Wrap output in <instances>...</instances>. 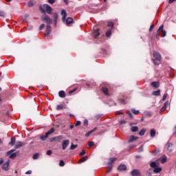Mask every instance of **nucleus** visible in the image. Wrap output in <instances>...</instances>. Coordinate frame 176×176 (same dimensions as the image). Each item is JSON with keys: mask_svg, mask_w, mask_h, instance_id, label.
Wrapping results in <instances>:
<instances>
[{"mask_svg": "<svg viewBox=\"0 0 176 176\" xmlns=\"http://www.w3.org/2000/svg\"><path fill=\"white\" fill-rule=\"evenodd\" d=\"M43 8V9L45 10V11L47 12V13H48V14H52V12H53V9L52 8V7H50V6H49V4H44Z\"/></svg>", "mask_w": 176, "mask_h": 176, "instance_id": "4", "label": "nucleus"}, {"mask_svg": "<svg viewBox=\"0 0 176 176\" xmlns=\"http://www.w3.org/2000/svg\"><path fill=\"white\" fill-rule=\"evenodd\" d=\"M15 151V149H12L6 153V156H10V159H16V156H17V154H16V153H13Z\"/></svg>", "mask_w": 176, "mask_h": 176, "instance_id": "2", "label": "nucleus"}, {"mask_svg": "<svg viewBox=\"0 0 176 176\" xmlns=\"http://www.w3.org/2000/svg\"><path fill=\"white\" fill-rule=\"evenodd\" d=\"M80 124H81L80 121H77V122H76V124H75V126H80Z\"/></svg>", "mask_w": 176, "mask_h": 176, "instance_id": "53", "label": "nucleus"}, {"mask_svg": "<svg viewBox=\"0 0 176 176\" xmlns=\"http://www.w3.org/2000/svg\"><path fill=\"white\" fill-rule=\"evenodd\" d=\"M150 135L152 138L155 137V135H156V131H155V129H151Z\"/></svg>", "mask_w": 176, "mask_h": 176, "instance_id": "28", "label": "nucleus"}, {"mask_svg": "<svg viewBox=\"0 0 176 176\" xmlns=\"http://www.w3.org/2000/svg\"><path fill=\"white\" fill-rule=\"evenodd\" d=\"M9 164H10V161H7L6 163H4L2 166L3 170L8 171V170H9Z\"/></svg>", "mask_w": 176, "mask_h": 176, "instance_id": "10", "label": "nucleus"}, {"mask_svg": "<svg viewBox=\"0 0 176 176\" xmlns=\"http://www.w3.org/2000/svg\"><path fill=\"white\" fill-rule=\"evenodd\" d=\"M153 96H160V89L153 91Z\"/></svg>", "mask_w": 176, "mask_h": 176, "instance_id": "33", "label": "nucleus"}, {"mask_svg": "<svg viewBox=\"0 0 176 176\" xmlns=\"http://www.w3.org/2000/svg\"><path fill=\"white\" fill-rule=\"evenodd\" d=\"M65 3H68V0H63Z\"/></svg>", "mask_w": 176, "mask_h": 176, "instance_id": "62", "label": "nucleus"}, {"mask_svg": "<svg viewBox=\"0 0 176 176\" xmlns=\"http://www.w3.org/2000/svg\"><path fill=\"white\" fill-rule=\"evenodd\" d=\"M0 164H3V158L0 159Z\"/></svg>", "mask_w": 176, "mask_h": 176, "instance_id": "58", "label": "nucleus"}, {"mask_svg": "<svg viewBox=\"0 0 176 176\" xmlns=\"http://www.w3.org/2000/svg\"><path fill=\"white\" fill-rule=\"evenodd\" d=\"M107 26H108V27H111V28H113V23H112V22H108Z\"/></svg>", "mask_w": 176, "mask_h": 176, "instance_id": "40", "label": "nucleus"}, {"mask_svg": "<svg viewBox=\"0 0 176 176\" xmlns=\"http://www.w3.org/2000/svg\"><path fill=\"white\" fill-rule=\"evenodd\" d=\"M33 159H34V160H36V159H39V153H35V154H34V155H33Z\"/></svg>", "mask_w": 176, "mask_h": 176, "instance_id": "36", "label": "nucleus"}, {"mask_svg": "<svg viewBox=\"0 0 176 176\" xmlns=\"http://www.w3.org/2000/svg\"><path fill=\"white\" fill-rule=\"evenodd\" d=\"M14 144H16V139L11 138L9 144L11 145V146H14Z\"/></svg>", "mask_w": 176, "mask_h": 176, "instance_id": "27", "label": "nucleus"}, {"mask_svg": "<svg viewBox=\"0 0 176 176\" xmlns=\"http://www.w3.org/2000/svg\"><path fill=\"white\" fill-rule=\"evenodd\" d=\"M0 17H5V12L0 11Z\"/></svg>", "mask_w": 176, "mask_h": 176, "instance_id": "44", "label": "nucleus"}, {"mask_svg": "<svg viewBox=\"0 0 176 176\" xmlns=\"http://www.w3.org/2000/svg\"><path fill=\"white\" fill-rule=\"evenodd\" d=\"M70 129H74V125H71Z\"/></svg>", "mask_w": 176, "mask_h": 176, "instance_id": "64", "label": "nucleus"}, {"mask_svg": "<svg viewBox=\"0 0 176 176\" xmlns=\"http://www.w3.org/2000/svg\"><path fill=\"white\" fill-rule=\"evenodd\" d=\"M127 169V167L126 166V165L124 164H120L119 166H118V170L120 171H125V170Z\"/></svg>", "mask_w": 176, "mask_h": 176, "instance_id": "16", "label": "nucleus"}, {"mask_svg": "<svg viewBox=\"0 0 176 176\" xmlns=\"http://www.w3.org/2000/svg\"><path fill=\"white\" fill-rule=\"evenodd\" d=\"M127 115H129V118H133V114L130 111H126Z\"/></svg>", "mask_w": 176, "mask_h": 176, "instance_id": "50", "label": "nucleus"}, {"mask_svg": "<svg viewBox=\"0 0 176 176\" xmlns=\"http://www.w3.org/2000/svg\"><path fill=\"white\" fill-rule=\"evenodd\" d=\"M133 148H135V146H134V145L131 146L130 148L133 149Z\"/></svg>", "mask_w": 176, "mask_h": 176, "instance_id": "61", "label": "nucleus"}, {"mask_svg": "<svg viewBox=\"0 0 176 176\" xmlns=\"http://www.w3.org/2000/svg\"><path fill=\"white\" fill-rule=\"evenodd\" d=\"M151 86H153V87H155V88L159 87V82H152Z\"/></svg>", "mask_w": 176, "mask_h": 176, "instance_id": "29", "label": "nucleus"}, {"mask_svg": "<svg viewBox=\"0 0 176 176\" xmlns=\"http://www.w3.org/2000/svg\"><path fill=\"white\" fill-rule=\"evenodd\" d=\"M155 38H156L157 39H159V36L157 34V35L155 36Z\"/></svg>", "mask_w": 176, "mask_h": 176, "instance_id": "63", "label": "nucleus"}, {"mask_svg": "<svg viewBox=\"0 0 176 176\" xmlns=\"http://www.w3.org/2000/svg\"><path fill=\"white\" fill-rule=\"evenodd\" d=\"M164 25H162L157 31L158 34H160L162 38H164V36H166V30H164Z\"/></svg>", "mask_w": 176, "mask_h": 176, "instance_id": "3", "label": "nucleus"}, {"mask_svg": "<svg viewBox=\"0 0 176 176\" xmlns=\"http://www.w3.org/2000/svg\"><path fill=\"white\" fill-rule=\"evenodd\" d=\"M43 21H45V23H47V25L52 24L53 23V21L52 20V19H50V17L47 15L44 16L42 18Z\"/></svg>", "mask_w": 176, "mask_h": 176, "instance_id": "5", "label": "nucleus"}, {"mask_svg": "<svg viewBox=\"0 0 176 176\" xmlns=\"http://www.w3.org/2000/svg\"><path fill=\"white\" fill-rule=\"evenodd\" d=\"M168 105V103L165 102V103L164 104L163 107L160 109V112H164V111H166V109H167Z\"/></svg>", "mask_w": 176, "mask_h": 176, "instance_id": "24", "label": "nucleus"}, {"mask_svg": "<svg viewBox=\"0 0 176 176\" xmlns=\"http://www.w3.org/2000/svg\"><path fill=\"white\" fill-rule=\"evenodd\" d=\"M61 15L63 16L62 21H65V19L67 18V11L65 10H63L61 11Z\"/></svg>", "mask_w": 176, "mask_h": 176, "instance_id": "14", "label": "nucleus"}, {"mask_svg": "<svg viewBox=\"0 0 176 176\" xmlns=\"http://www.w3.org/2000/svg\"><path fill=\"white\" fill-rule=\"evenodd\" d=\"M153 56H154L155 58H156V60H158V61H160V60H162V56L160 55V54L159 52H154Z\"/></svg>", "mask_w": 176, "mask_h": 176, "instance_id": "11", "label": "nucleus"}, {"mask_svg": "<svg viewBox=\"0 0 176 176\" xmlns=\"http://www.w3.org/2000/svg\"><path fill=\"white\" fill-rule=\"evenodd\" d=\"M155 25H153V24H152L151 26H150V29H149V31H152L153 28H154Z\"/></svg>", "mask_w": 176, "mask_h": 176, "instance_id": "57", "label": "nucleus"}, {"mask_svg": "<svg viewBox=\"0 0 176 176\" xmlns=\"http://www.w3.org/2000/svg\"><path fill=\"white\" fill-rule=\"evenodd\" d=\"M87 159H89V157L88 156H85V157H83L82 158H81L79 161H78V163L80 164V163H85V162H86L87 160Z\"/></svg>", "mask_w": 176, "mask_h": 176, "instance_id": "22", "label": "nucleus"}, {"mask_svg": "<svg viewBox=\"0 0 176 176\" xmlns=\"http://www.w3.org/2000/svg\"><path fill=\"white\" fill-rule=\"evenodd\" d=\"M53 133H54V129L52 128L47 133H45V135H41L40 140H41V141H46V138H47L50 134H53Z\"/></svg>", "mask_w": 176, "mask_h": 176, "instance_id": "1", "label": "nucleus"}, {"mask_svg": "<svg viewBox=\"0 0 176 176\" xmlns=\"http://www.w3.org/2000/svg\"><path fill=\"white\" fill-rule=\"evenodd\" d=\"M166 98H167V94H164L162 98V101H165Z\"/></svg>", "mask_w": 176, "mask_h": 176, "instance_id": "48", "label": "nucleus"}, {"mask_svg": "<svg viewBox=\"0 0 176 176\" xmlns=\"http://www.w3.org/2000/svg\"><path fill=\"white\" fill-rule=\"evenodd\" d=\"M166 148L167 151L169 152V153H171V152H173L174 149V144H173V143L171 142H168L166 144Z\"/></svg>", "mask_w": 176, "mask_h": 176, "instance_id": "7", "label": "nucleus"}, {"mask_svg": "<svg viewBox=\"0 0 176 176\" xmlns=\"http://www.w3.org/2000/svg\"><path fill=\"white\" fill-rule=\"evenodd\" d=\"M93 36H94V38H98V36H100V30L99 29L94 30V32H93Z\"/></svg>", "mask_w": 176, "mask_h": 176, "instance_id": "17", "label": "nucleus"}, {"mask_svg": "<svg viewBox=\"0 0 176 176\" xmlns=\"http://www.w3.org/2000/svg\"><path fill=\"white\" fill-rule=\"evenodd\" d=\"M56 109H57L58 111H60V109H63V106H61V105H58V106L56 107Z\"/></svg>", "mask_w": 176, "mask_h": 176, "instance_id": "49", "label": "nucleus"}, {"mask_svg": "<svg viewBox=\"0 0 176 176\" xmlns=\"http://www.w3.org/2000/svg\"><path fill=\"white\" fill-rule=\"evenodd\" d=\"M58 96L60 98H64L65 97V92L64 91H60L58 92Z\"/></svg>", "mask_w": 176, "mask_h": 176, "instance_id": "25", "label": "nucleus"}, {"mask_svg": "<svg viewBox=\"0 0 176 176\" xmlns=\"http://www.w3.org/2000/svg\"><path fill=\"white\" fill-rule=\"evenodd\" d=\"M45 28V24H41V26H40V28H39V30L40 31H42V30H43V28Z\"/></svg>", "mask_w": 176, "mask_h": 176, "instance_id": "46", "label": "nucleus"}, {"mask_svg": "<svg viewBox=\"0 0 176 176\" xmlns=\"http://www.w3.org/2000/svg\"><path fill=\"white\" fill-rule=\"evenodd\" d=\"M39 8L41 12H42V13H45V10L43 9V7H42V6H40Z\"/></svg>", "mask_w": 176, "mask_h": 176, "instance_id": "51", "label": "nucleus"}, {"mask_svg": "<svg viewBox=\"0 0 176 176\" xmlns=\"http://www.w3.org/2000/svg\"><path fill=\"white\" fill-rule=\"evenodd\" d=\"M28 6L29 8H31L32 6H34V2L33 1H29L28 3Z\"/></svg>", "mask_w": 176, "mask_h": 176, "instance_id": "43", "label": "nucleus"}, {"mask_svg": "<svg viewBox=\"0 0 176 176\" xmlns=\"http://www.w3.org/2000/svg\"><path fill=\"white\" fill-rule=\"evenodd\" d=\"M161 163L162 164H164V163H166V162H167V156L166 155H162L160 159Z\"/></svg>", "mask_w": 176, "mask_h": 176, "instance_id": "15", "label": "nucleus"}, {"mask_svg": "<svg viewBox=\"0 0 176 176\" xmlns=\"http://www.w3.org/2000/svg\"><path fill=\"white\" fill-rule=\"evenodd\" d=\"M74 23V19L71 17H69L66 19V24L69 25V24H72Z\"/></svg>", "mask_w": 176, "mask_h": 176, "instance_id": "21", "label": "nucleus"}, {"mask_svg": "<svg viewBox=\"0 0 176 176\" xmlns=\"http://www.w3.org/2000/svg\"><path fill=\"white\" fill-rule=\"evenodd\" d=\"M96 130H97V127H95L93 130L85 133V137H89L90 135V134H92V133H94V131H96Z\"/></svg>", "mask_w": 176, "mask_h": 176, "instance_id": "26", "label": "nucleus"}, {"mask_svg": "<svg viewBox=\"0 0 176 176\" xmlns=\"http://www.w3.org/2000/svg\"><path fill=\"white\" fill-rule=\"evenodd\" d=\"M68 145H69V140H63V143H62L63 151H65L67 149V146H68Z\"/></svg>", "mask_w": 176, "mask_h": 176, "instance_id": "8", "label": "nucleus"}, {"mask_svg": "<svg viewBox=\"0 0 176 176\" xmlns=\"http://www.w3.org/2000/svg\"><path fill=\"white\" fill-rule=\"evenodd\" d=\"M88 145L89 147L94 146V142H89Z\"/></svg>", "mask_w": 176, "mask_h": 176, "instance_id": "45", "label": "nucleus"}, {"mask_svg": "<svg viewBox=\"0 0 176 176\" xmlns=\"http://www.w3.org/2000/svg\"><path fill=\"white\" fill-rule=\"evenodd\" d=\"M131 174L133 176H138V175H141V172H140V170L137 169H135L131 172Z\"/></svg>", "mask_w": 176, "mask_h": 176, "instance_id": "12", "label": "nucleus"}, {"mask_svg": "<svg viewBox=\"0 0 176 176\" xmlns=\"http://www.w3.org/2000/svg\"><path fill=\"white\" fill-rule=\"evenodd\" d=\"M25 145V143H23L22 142H16L15 144V148L19 149V148H21V146H24Z\"/></svg>", "mask_w": 176, "mask_h": 176, "instance_id": "13", "label": "nucleus"}, {"mask_svg": "<svg viewBox=\"0 0 176 176\" xmlns=\"http://www.w3.org/2000/svg\"><path fill=\"white\" fill-rule=\"evenodd\" d=\"M137 140H138V138L134 136V135H131L129 140V142H134V141H137Z\"/></svg>", "mask_w": 176, "mask_h": 176, "instance_id": "19", "label": "nucleus"}, {"mask_svg": "<svg viewBox=\"0 0 176 176\" xmlns=\"http://www.w3.org/2000/svg\"><path fill=\"white\" fill-rule=\"evenodd\" d=\"M52 153H53V152L52 151V150H48V151H47V155L48 156H50V155H52Z\"/></svg>", "mask_w": 176, "mask_h": 176, "instance_id": "47", "label": "nucleus"}, {"mask_svg": "<svg viewBox=\"0 0 176 176\" xmlns=\"http://www.w3.org/2000/svg\"><path fill=\"white\" fill-rule=\"evenodd\" d=\"M120 102L121 104H126V101H124V100H121Z\"/></svg>", "mask_w": 176, "mask_h": 176, "instance_id": "59", "label": "nucleus"}, {"mask_svg": "<svg viewBox=\"0 0 176 176\" xmlns=\"http://www.w3.org/2000/svg\"><path fill=\"white\" fill-rule=\"evenodd\" d=\"M57 19H58V14L56 12L54 14V24L55 27L57 25Z\"/></svg>", "mask_w": 176, "mask_h": 176, "instance_id": "18", "label": "nucleus"}, {"mask_svg": "<svg viewBox=\"0 0 176 176\" xmlns=\"http://www.w3.org/2000/svg\"><path fill=\"white\" fill-rule=\"evenodd\" d=\"M175 0H168V3H173Z\"/></svg>", "mask_w": 176, "mask_h": 176, "instance_id": "60", "label": "nucleus"}, {"mask_svg": "<svg viewBox=\"0 0 176 176\" xmlns=\"http://www.w3.org/2000/svg\"><path fill=\"white\" fill-rule=\"evenodd\" d=\"M145 129H142L140 132H139V135L142 136L145 134Z\"/></svg>", "mask_w": 176, "mask_h": 176, "instance_id": "38", "label": "nucleus"}, {"mask_svg": "<svg viewBox=\"0 0 176 176\" xmlns=\"http://www.w3.org/2000/svg\"><path fill=\"white\" fill-rule=\"evenodd\" d=\"M26 175H30V174H32V170H28L26 173H25Z\"/></svg>", "mask_w": 176, "mask_h": 176, "instance_id": "56", "label": "nucleus"}, {"mask_svg": "<svg viewBox=\"0 0 176 176\" xmlns=\"http://www.w3.org/2000/svg\"><path fill=\"white\" fill-rule=\"evenodd\" d=\"M112 35V31L111 30H109L106 32V36L107 38H109Z\"/></svg>", "mask_w": 176, "mask_h": 176, "instance_id": "31", "label": "nucleus"}, {"mask_svg": "<svg viewBox=\"0 0 176 176\" xmlns=\"http://www.w3.org/2000/svg\"><path fill=\"white\" fill-rule=\"evenodd\" d=\"M85 153H86V151L82 150V151L79 153V156H84Z\"/></svg>", "mask_w": 176, "mask_h": 176, "instance_id": "42", "label": "nucleus"}, {"mask_svg": "<svg viewBox=\"0 0 176 176\" xmlns=\"http://www.w3.org/2000/svg\"><path fill=\"white\" fill-rule=\"evenodd\" d=\"M131 111H132L133 113H134V115H138L140 113V111H138V110L132 109Z\"/></svg>", "mask_w": 176, "mask_h": 176, "instance_id": "37", "label": "nucleus"}, {"mask_svg": "<svg viewBox=\"0 0 176 176\" xmlns=\"http://www.w3.org/2000/svg\"><path fill=\"white\" fill-rule=\"evenodd\" d=\"M120 124H126V120H123L120 121Z\"/></svg>", "mask_w": 176, "mask_h": 176, "instance_id": "52", "label": "nucleus"}, {"mask_svg": "<svg viewBox=\"0 0 176 176\" xmlns=\"http://www.w3.org/2000/svg\"><path fill=\"white\" fill-rule=\"evenodd\" d=\"M173 135H175L176 137V125L175 126L174 129H173Z\"/></svg>", "mask_w": 176, "mask_h": 176, "instance_id": "55", "label": "nucleus"}, {"mask_svg": "<svg viewBox=\"0 0 176 176\" xmlns=\"http://www.w3.org/2000/svg\"><path fill=\"white\" fill-rule=\"evenodd\" d=\"M150 166L153 168H155L156 167H157V163H156V162H151Z\"/></svg>", "mask_w": 176, "mask_h": 176, "instance_id": "30", "label": "nucleus"}, {"mask_svg": "<svg viewBox=\"0 0 176 176\" xmlns=\"http://www.w3.org/2000/svg\"><path fill=\"white\" fill-rule=\"evenodd\" d=\"M78 147V145L77 144H72V145L70 146V150L71 151H74V149H75L76 148Z\"/></svg>", "mask_w": 176, "mask_h": 176, "instance_id": "35", "label": "nucleus"}, {"mask_svg": "<svg viewBox=\"0 0 176 176\" xmlns=\"http://www.w3.org/2000/svg\"><path fill=\"white\" fill-rule=\"evenodd\" d=\"M50 32H52V27L50 25H47L46 27L45 36L47 37L49 36V35H50Z\"/></svg>", "mask_w": 176, "mask_h": 176, "instance_id": "9", "label": "nucleus"}, {"mask_svg": "<svg viewBox=\"0 0 176 176\" xmlns=\"http://www.w3.org/2000/svg\"><path fill=\"white\" fill-rule=\"evenodd\" d=\"M62 140H64L63 135L56 136L50 139V142H54V141H58V142H60Z\"/></svg>", "mask_w": 176, "mask_h": 176, "instance_id": "6", "label": "nucleus"}, {"mask_svg": "<svg viewBox=\"0 0 176 176\" xmlns=\"http://www.w3.org/2000/svg\"><path fill=\"white\" fill-rule=\"evenodd\" d=\"M116 161V158L113 157V158H110V162L108 163V164L109 166H111V164H112L113 162H115Z\"/></svg>", "mask_w": 176, "mask_h": 176, "instance_id": "34", "label": "nucleus"}, {"mask_svg": "<svg viewBox=\"0 0 176 176\" xmlns=\"http://www.w3.org/2000/svg\"><path fill=\"white\" fill-rule=\"evenodd\" d=\"M102 91H103L104 94H105L106 96H109V93H108V88H107L106 87H102Z\"/></svg>", "mask_w": 176, "mask_h": 176, "instance_id": "23", "label": "nucleus"}, {"mask_svg": "<svg viewBox=\"0 0 176 176\" xmlns=\"http://www.w3.org/2000/svg\"><path fill=\"white\" fill-rule=\"evenodd\" d=\"M48 2L50 3H51V5H53V3H54V2H56V0H48Z\"/></svg>", "mask_w": 176, "mask_h": 176, "instance_id": "54", "label": "nucleus"}, {"mask_svg": "<svg viewBox=\"0 0 176 176\" xmlns=\"http://www.w3.org/2000/svg\"><path fill=\"white\" fill-rule=\"evenodd\" d=\"M131 131L132 133H137L138 131V126H132Z\"/></svg>", "mask_w": 176, "mask_h": 176, "instance_id": "32", "label": "nucleus"}, {"mask_svg": "<svg viewBox=\"0 0 176 176\" xmlns=\"http://www.w3.org/2000/svg\"><path fill=\"white\" fill-rule=\"evenodd\" d=\"M161 171H162V168L157 167V166H156L153 170V173H155V174H157V173H160Z\"/></svg>", "mask_w": 176, "mask_h": 176, "instance_id": "20", "label": "nucleus"}, {"mask_svg": "<svg viewBox=\"0 0 176 176\" xmlns=\"http://www.w3.org/2000/svg\"><path fill=\"white\" fill-rule=\"evenodd\" d=\"M65 163L63 160H60L59 162V166L60 167H63V166H65Z\"/></svg>", "mask_w": 176, "mask_h": 176, "instance_id": "39", "label": "nucleus"}, {"mask_svg": "<svg viewBox=\"0 0 176 176\" xmlns=\"http://www.w3.org/2000/svg\"><path fill=\"white\" fill-rule=\"evenodd\" d=\"M143 151H144V146H141L138 148V152L141 153V152H142Z\"/></svg>", "mask_w": 176, "mask_h": 176, "instance_id": "41", "label": "nucleus"}]
</instances>
